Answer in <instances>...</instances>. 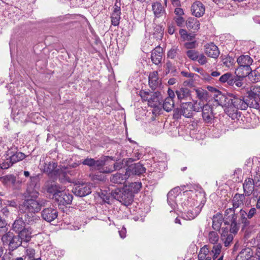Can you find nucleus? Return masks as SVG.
I'll return each instance as SVG.
<instances>
[{
  "label": "nucleus",
  "mask_w": 260,
  "mask_h": 260,
  "mask_svg": "<svg viewBox=\"0 0 260 260\" xmlns=\"http://www.w3.org/2000/svg\"><path fill=\"white\" fill-rule=\"evenodd\" d=\"M145 168L140 162L132 165L128 167L126 172L128 176L131 174L140 175L145 172Z\"/></svg>",
  "instance_id": "29"
},
{
  "label": "nucleus",
  "mask_w": 260,
  "mask_h": 260,
  "mask_svg": "<svg viewBox=\"0 0 260 260\" xmlns=\"http://www.w3.org/2000/svg\"><path fill=\"white\" fill-rule=\"evenodd\" d=\"M184 201L181 203L183 209L192 208L197 206L203 207L206 202L205 193L189 191L183 192Z\"/></svg>",
  "instance_id": "2"
},
{
  "label": "nucleus",
  "mask_w": 260,
  "mask_h": 260,
  "mask_svg": "<svg viewBox=\"0 0 260 260\" xmlns=\"http://www.w3.org/2000/svg\"><path fill=\"white\" fill-rule=\"evenodd\" d=\"M54 200L59 205H69L72 202L73 196L66 190L65 187H63L55 196Z\"/></svg>",
  "instance_id": "15"
},
{
  "label": "nucleus",
  "mask_w": 260,
  "mask_h": 260,
  "mask_svg": "<svg viewBox=\"0 0 260 260\" xmlns=\"http://www.w3.org/2000/svg\"><path fill=\"white\" fill-rule=\"evenodd\" d=\"M235 209L232 207L226 209L224 214V219L225 224H231V232L233 233H237L239 229V226Z\"/></svg>",
  "instance_id": "10"
},
{
  "label": "nucleus",
  "mask_w": 260,
  "mask_h": 260,
  "mask_svg": "<svg viewBox=\"0 0 260 260\" xmlns=\"http://www.w3.org/2000/svg\"><path fill=\"white\" fill-rule=\"evenodd\" d=\"M224 112L233 120L238 119V117L240 116V113L238 112V109L232 105L226 107L224 109Z\"/></svg>",
  "instance_id": "41"
},
{
  "label": "nucleus",
  "mask_w": 260,
  "mask_h": 260,
  "mask_svg": "<svg viewBox=\"0 0 260 260\" xmlns=\"http://www.w3.org/2000/svg\"><path fill=\"white\" fill-rule=\"evenodd\" d=\"M191 11L193 15L200 17L204 14L205 8L201 2L196 1L191 6Z\"/></svg>",
  "instance_id": "26"
},
{
  "label": "nucleus",
  "mask_w": 260,
  "mask_h": 260,
  "mask_svg": "<svg viewBox=\"0 0 260 260\" xmlns=\"http://www.w3.org/2000/svg\"><path fill=\"white\" fill-rule=\"evenodd\" d=\"M222 246L220 244L214 245L212 250L208 245L202 247L198 254V260H223V255L219 256L221 253Z\"/></svg>",
  "instance_id": "5"
},
{
  "label": "nucleus",
  "mask_w": 260,
  "mask_h": 260,
  "mask_svg": "<svg viewBox=\"0 0 260 260\" xmlns=\"http://www.w3.org/2000/svg\"><path fill=\"white\" fill-rule=\"evenodd\" d=\"M245 228V231L244 236V242L247 243V245L249 246H254L256 244L255 239L252 237V238L249 240V238L252 237V236L255 232L254 230L253 229V227L247 226Z\"/></svg>",
  "instance_id": "25"
},
{
  "label": "nucleus",
  "mask_w": 260,
  "mask_h": 260,
  "mask_svg": "<svg viewBox=\"0 0 260 260\" xmlns=\"http://www.w3.org/2000/svg\"><path fill=\"white\" fill-rule=\"evenodd\" d=\"M248 97L252 108L260 111V86H252L248 93Z\"/></svg>",
  "instance_id": "14"
},
{
  "label": "nucleus",
  "mask_w": 260,
  "mask_h": 260,
  "mask_svg": "<svg viewBox=\"0 0 260 260\" xmlns=\"http://www.w3.org/2000/svg\"><path fill=\"white\" fill-rule=\"evenodd\" d=\"M245 199V196L243 194L236 193L233 199V206L232 208L236 209L243 204V202Z\"/></svg>",
  "instance_id": "44"
},
{
  "label": "nucleus",
  "mask_w": 260,
  "mask_h": 260,
  "mask_svg": "<svg viewBox=\"0 0 260 260\" xmlns=\"http://www.w3.org/2000/svg\"><path fill=\"white\" fill-rule=\"evenodd\" d=\"M222 215L217 213L214 215L212 219V228L216 231H219L222 223Z\"/></svg>",
  "instance_id": "42"
},
{
  "label": "nucleus",
  "mask_w": 260,
  "mask_h": 260,
  "mask_svg": "<svg viewBox=\"0 0 260 260\" xmlns=\"http://www.w3.org/2000/svg\"><path fill=\"white\" fill-rule=\"evenodd\" d=\"M251 69L250 67H247V66H239V67L236 69L235 73L239 78L244 79V77L247 76L249 77Z\"/></svg>",
  "instance_id": "39"
},
{
  "label": "nucleus",
  "mask_w": 260,
  "mask_h": 260,
  "mask_svg": "<svg viewBox=\"0 0 260 260\" xmlns=\"http://www.w3.org/2000/svg\"><path fill=\"white\" fill-rule=\"evenodd\" d=\"M209 240L213 244H215L219 240V235L217 232L211 231L209 233Z\"/></svg>",
  "instance_id": "56"
},
{
  "label": "nucleus",
  "mask_w": 260,
  "mask_h": 260,
  "mask_svg": "<svg viewBox=\"0 0 260 260\" xmlns=\"http://www.w3.org/2000/svg\"><path fill=\"white\" fill-rule=\"evenodd\" d=\"M196 61H198L201 65H204L208 62L207 57L203 53L199 54L198 59Z\"/></svg>",
  "instance_id": "62"
},
{
  "label": "nucleus",
  "mask_w": 260,
  "mask_h": 260,
  "mask_svg": "<svg viewBox=\"0 0 260 260\" xmlns=\"http://www.w3.org/2000/svg\"><path fill=\"white\" fill-rule=\"evenodd\" d=\"M152 9L155 17H160L165 13V10L162 4L159 2L153 3Z\"/></svg>",
  "instance_id": "37"
},
{
  "label": "nucleus",
  "mask_w": 260,
  "mask_h": 260,
  "mask_svg": "<svg viewBox=\"0 0 260 260\" xmlns=\"http://www.w3.org/2000/svg\"><path fill=\"white\" fill-rule=\"evenodd\" d=\"M30 187H28L27 189L29 188L31 191L36 190L35 188L39 181V177L38 175L31 176L30 177Z\"/></svg>",
  "instance_id": "54"
},
{
  "label": "nucleus",
  "mask_w": 260,
  "mask_h": 260,
  "mask_svg": "<svg viewBox=\"0 0 260 260\" xmlns=\"http://www.w3.org/2000/svg\"><path fill=\"white\" fill-rule=\"evenodd\" d=\"M186 25L187 28L192 29L194 31H198L200 29V22L196 18H188L186 22Z\"/></svg>",
  "instance_id": "40"
},
{
  "label": "nucleus",
  "mask_w": 260,
  "mask_h": 260,
  "mask_svg": "<svg viewBox=\"0 0 260 260\" xmlns=\"http://www.w3.org/2000/svg\"><path fill=\"white\" fill-rule=\"evenodd\" d=\"M204 105H203L202 101H200L199 102L196 101L194 104H193V111L199 112L201 110L203 111V107Z\"/></svg>",
  "instance_id": "61"
},
{
  "label": "nucleus",
  "mask_w": 260,
  "mask_h": 260,
  "mask_svg": "<svg viewBox=\"0 0 260 260\" xmlns=\"http://www.w3.org/2000/svg\"><path fill=\"white\" fill-rule=\"evenodd\" d=\"M57 166V163L53 161L46 162L44 166V172L54 179L58 178L61 182L68 180L69 177L67 176L66 169L65 168L56 169Z\"/></svg>",
  "instance_id": "7"
},
{
  "label": "nucleus",
  "mask_w": 260,
  "mask_h": 260,
  "mask_svg": "<svg viewBox=\"0 0 260 260\" xmlns=\"http://www.w3.org/2000/svg\"><path fill=\"white\" fill-rule=\"evenodd\" d=\"M174 107V102L173 99L170 98L165 99L162 104L164 109L167 112L171 111Z\"/></svg>",
  "instance_id": "47"
},
{
  "label": "nucleus",
  "mask_w": 260,
  "mask_h": 260,
  "mask_svg": "<svg viewBox=\"0 0 260 260\" xmlns=\"http://www.w3.org/2000/svg\"><path fill=\"white\" fill-rule=\"evenodd\" d=\"M25 157V155L23 153L16 152L4 160V161L2 163H0V168L2 169H7L12 166L14 164L23 159Z\"/></svg>",
  "instance_id": "13"
},
{
  "label": "nucleus",
  "mask_w": 260,
  "mask_h": 260,
  "mask_svg": "<svg viewBox=\"0 0 260 260\" xmlns=\"http://www.w3.org/2000/svg\"><path fill=\"white\" fill-rule=\"evenodd\" d=\"M25 228V222L21 217H18L14 221L12 226V229L18 234Z\"/></svg>",
  "instance_id": "36"
},
{
  "label": "nucleus",
  "mask_w": 260,
  "mask_h": 260,
  "mask_svg": "<svg viewBox=\"0 0 260 260\" xmlns=\"http://www.w3.org/2000/svg\"><path fill=\"white\" fill-rule=\"evenodd\" d=\"M222 246L220 244L214 245L212 250L208 245L202 247L198 254V260H223V255L219 256L221 253Z\"/></svg>",
  "instance_id": "3"
},
{
  "label": "nucleus",
  "mask_w": 260,
  "mask_h": 260,
  "mask_svg": "<svg viewBox=\"0 0 260 260\" xmlns=\"http://www.w3.org/2000/svg\"><path fill=\"white\" fill-rule=\"evenodd\" d=\"M35 249L32 248H27L25 251V259L27 258V260H41L40 257L35 258Z\"/></svg>",
  "instance_id": "52"
},
{
  "label": "nucleus",
  "mask_w": 260,
  "mask_h": 260,
  "mask_svg": "<svg viewBox=\"0 0 260 260\" xmlns=\"http://www.w3.org/2000/svg\"><path fill=\"white\" fill-rule=\"evenodd\" d=\"M128 177L126 171L124 173L117 172L110 177V182L114 184H124Z\"/></svg>",
  "instance_id": "24"
},
{
  "label": "nucleus",
  "mask_w": 260,
  "mask_h": 260,
  "mask_svg": "<svg viewBox=\"0 0 260 260\" xmlns=\"http://www.w3.org/2000/svg\"><path fill=\"white\" fill-rule=\"evenodd\" d=\"M237 257L240 260H259L258 256L254 255L252 249L249 247L242 249Z\"/></svg>",
  "instance_id": "20"
},
{
  "label": "nucleus",
  "mask_w": 260,
  "mask_h": 260,
  "mask_svg": "<svg viewBox=\"0 0 260 260\" xmlns=\"http://www.w3.org/2000/svg\"><path fill=\"white\" fill-rule=\"evenodd\" d=\"M202 117L204 121L207 123H212L215 116L213 113V107L206 104L203 107Z\"/></svg>",
  "instance_id": "21"
},
{
  "label": "nucleus",
  "mask_w": 260,
  "mask_h": 260,
  "mask_svg": "<svg viewBox=\"0 0 260 260\" xmlns=\"http://www.w3.org/2000/svg\"><path fill=\"white\" fill-rule=\"evenodd\" d=\"M178 52H179V49L177 47H172L168 52V57L171 59L175 58Z\"/></svg>",
  "instance_id": "59"
},
{
  "label": "nucleus",
  "mask_w": 260,
  "mask_h": 260,
  "mask_svg": "<svg viewBox=\"0 0 260 260\" xmlns=\"http://www.w3.org/2000/svg\"><path fill=\"white\" fill-rule=\"evenodd\" d=\"M197 46L198 43L194 39L186 42L184 44V47L188 50H193L196 48Z\"/></svg>",
  "instance_id": "58"
},
{
  "label": "nucleus",
  "mask_w": 260,
  "mask_h": 260,
  "mask_svg": "<svg viewBox=\"0 0 260 260\" xmlns=\"http://www.w3.org/2000/svg\"><path fill=\"white\" fill-rule=\"evenodd\" d=\"M144 154V149L138 145L134 147L132 157L129 158L131 162L136 161L141 158Z\"/></svg>",
  "instance_id": "32"
},
{
  "label": "nucleus",
  "mask_w": 260,
  "mask_h": 260,
  "mask_svg": "<svg viewBox=\"0 0 260 260\" xmlns=\"http://www.w3.org/2000/svg\"><path fill=\"white\" fill-rule=\"evenodd\" d=\"M31 229L27 228L18 234L17 235L21 240V244L23 242L27 243L31 240Z\"/></svg>",
  "instance_id": "34"
},
{
  "label": "nucleus",
  "mask_w": 260,
  "mask_h": 260,
  "mask_svg": "<svg viewBox=\"0 0 260 260\" xmlns=\"http://www.w3.org/2000/svg\"><path fill=\"white\" fill-rule=\"evenodd\" d=\"M161 98L158 92L152 93L148 100V105L151 107H159L161 106Z\"/></svg>",
  "instance_id": "27"
},
{
  "label": "nucleus",
  "mask_w": 260,
  "mask_h": 260,
  "mask_svg": "<svg viewBox=\"0 0 260 260\" xmlns=\"http://www.w3.org/2000/svg\"><path fill=\"white\" fill-rule=\"evenodd\" d=\"M164 35V30L161 26L160 25H156L154 28V32L153 34V37L158 40H161Z\"/></svg>",
  "instance_id": "50"
},
{
  "label": "nucleus",
  "mask_w": 260,
  "mask_h": 260,
  "mask_svg": "<svg viewBox=\"0 0 260 260\" xmlns=\"http://www.w3.org/2000/svg\"><path fill=\"white\" fill-rule=\"evenodd\" d=\"M185 53L187 56L191 60L196 61L198 59V55L199 52L194 50H187Z\"/></svg>",
  "instance_id": "57"
},
{
  "label": "nucleus",
  "mask_w": 260,
  "mask_h": 260,
  "mask_svg": "<svg viewBox=\"0 0 260 260\" xmlns=\"http://www.w3.org/2000/svg\"><path fill=\"white\" fill-rule=\"evenodd\" d=\"M111 159L109 156H103L97 160L91 158H87L83 160L82 164L86 165L93 170L99 171L103 173H110L111 170L108 169V160Z\"/></svg>",
  "instance_id": "6"
},
{
  "label": "nucleus",
  "mask_w": 260,
  "mask_h": 260,
  "mask_svg": "<svg viewBox=\"0 0 260 260\" xmlns=\"http://www.w3.org/2000/svg\"><path fill=\"white\" fill-rule=\"evenodd\" d=\"M232 94L225 95L221 92H218L215 98V101L218 105L225 108L229 105H231V101L232 100Z\"/></svg>",
  "instance_id": "22"
},
{
  "label": "nucleus",
  "mask_w": 260,
  "mask_h": 260,
  "mask_svg": "<svg viewBox=\"0 0 260 260\" xmlns=\"http://www.w3.org/2000/svg\"><path fill=\"white\" fill-rule=\"evenodd\" d=\"M239 225L240 223L243 224V227L246 228L248 226L250 222L247 217V212L243 209H241L239 213V219L237 220Z\"/></svg>",
  "instance_id": "43"
},
{
  "label": "nucleus",
  "mask_w": 260,
  "mask_h": 260,
  "mask_svg": "<svg viewBox=\"0 0 260 260\" xmlns=\"http://www.w3.org/2000/svg\"><path fill=\"white\" fill-rule=\"evenodd\" d=\"M122 166L123 163L120 162H115L113 165H110L108 163V169L111 170L110 171V173L114 171L121 169L122 168Z\"/></svg>",
  "instance_id": "60"
},
{
  "label": "nucleus",
  "mask_w": 260,
  "mask_h": 260,
  "mask_svg": "<svg viewBox=\"0 0 260 260\" xmlns=\"http://www.w3.org/2000/svg\"><path fill=\"white\" fill-rule=\"evenodd\" d=\"M222 246L220 244L214 245L212 250L208 245L202 247L198 254V260H223V255L219 256L221 253Z\"/></svg>",
  "instance_id": "4"
},
{
  "label": "nucleus",
  "mask_w": 260,
  "mask_h": 260,
  "mask_svg": "<svg viewBox=\"0 0 260 260\" xmlns=\"http://www.w3.org/2000/svg\"><path fill=\"white\" fill-rule=\"evenodd\" d=\"M141 187L142 183L141 182H135L129 184L128 189H129V191H132L133 194L134 193L138 192Z\"/></svg>",
  "instance_id": "53"
},
{
  "label": "nucleus",
  "mask_w": 260,
  "mask_h": 260,
  "mask_svg": "<svg viewBox=\"0 0 260 260\" xmlns=\"http://www.w3.org/2000/svg\"><path fill=\"white\" fill-rule=\"evenodd\" d=\"M232 74L230 73H225L219 78V81L221 83L228 82Z\"/></svg>",
  "instance_id": "64"
},
{
  "label": "nucleus",
  "mask_w": 260,
  "mask_h": 260,
  "mask_svg": "<svg viewBox=\"0 0 260 260\" xmlns=\"http://www.w3.org/2000/svg\"><path fill=\"white\" fill-rule=\"evenodd\" d=\"M113 192L114 191H112L111 193H108L106 190H101L100 196L103 201L109 204L111 198H113L112 196V192Z\"/></svg>",
  "instance_id": "51"
},
{
  "label": "nucleus",
  "mask_w": 260,
  "mask_h": 260,
  "mask_svg": "<svg viewBox=\"0 0 260 260\" xmlns=\"http://www.w3.org/2000/svg\"><path fill=\"white\" fill-rule=\"evenodd\" d=\"M236 234L232 233L230 230V232L223 231L221 235V240L225 247H229L231 246L234 239L233 234Z\"/></svg>",
  "instance_id": "31"
},
{
  "label": "nucleus",
  "mask_w": 260,
  "mask_h": 260,
  "mask_svg": "<svg viewBox=\"0 0 260 260\" xmlns=\"http://www.w3.org/2000/svg\"><path fill=\"white\" fill-rule=\"evenodd\" d=\"M63 186H60L58 184H51L47 188V192L53 194V198L55 199V196L58 194V192L62 188Z\"/></svg>",
  "instance_id": "46"
},
{
  "label": "nucleus",
  "mask_w": 260,
  "mask_h": 260,
  "mask_svg": "<svg viewBox=\"0 0 260 260\" xmlns=\"http://www.w3.org/2000/svg\"><path fill=\"white\" fill-rule=\"evenodd\" d=\"M232 100L231 105H232L237 109L246 110L248 107L252 108L250 104H251V101L248 96L245 98L232 94Z\"/></svg>",
  "instance_id": "12"
},
{
  "label": "nucleus",
  "mask_w": 260,
  "mask_h": 260,
  "mask_svg": "<svg viewBox=\"0 0 260 260\" xmlns=\"http://www.w3.org/2000/svg\"><path fill=\"white\" fill-rule=\"evenodd\" d=\"M1 240L4 246H8L9 251H13L21 245L19 236L11 231L4 234L2 236Z\"/></svg>",
  "instance_id": "8"
},
{
  "label": "nucleus",
  "mask_w": 260,
  "mask_h": 260,
  "mask_svg": "<svg viewBox=\"0 0 260 260\" xmlns=\"http://www.w3.org/2000/svg\"><path fill=\"white\" fill-rule=\"evenodd\" d=\"M120 10L115 9L114 12L111 15V23L114 26H117L119 23V20L120 19Z\"/></svg>",
  "instance_id": "48"
},
{
  "label": "nucleus",
  "mask_w": 260,
  "mask_h": 260,
  "mask_svg": "<svg viewBox=\"0 0 260 260\" xmlns=\"http://www.w3.org/2000/svg\"><path fill=\"white\" fill-rule=\"evenodd\" d=\"M203 207L202 206H197L192 208L184 209L182 211V218L188 220L194 219L200 213Z\"/></svg>",
  "instance_id": "19"
},
{
  "label": "nucleus",
  "mask_w": 260,
  "mask_h": 260,
  "mask_svg": "<svg viewBox=\"0 0 260 260\" xmlns=\"http://www.w3.org/2000/svg\"><path fill=\"white\" fill-rule=\"evenodd\" d=\"M248 78L252 82H257L260 81V74L256 70H251Z\"/></svg>",
  "instance_id": "55"
},
{
  "label": "nucleus",
  "mask_w": 260,
  "mask_h": 260,
  "mask_svg": "<svg viewBox=\"0 0 260 260\" xmlns=\"http://www.w3.org/2000/svg\"><path fill=\"white\" fill-rule=\"evenodd\" d=\"M237 62L239 66L250 67L253 60L249 55H242L237 58Z\"/></svg>",
  "instance_id": "38"
},
{
  "label": "nucleus",
  "mask_w": 260,
  "mask_h": 260,
  "mask_svg": "<svg viewBox=\"0 0 260 260\" xmlns=\"http://www.w3.org/2000/svg\"><path fill=\"white\" fill-rule=\"evenodd\" d=\"M205 52L208 56L213 58H217L220 54L218 48L213 43L205 45Z\"/></svg>",
  "instance_id": "23"
},
{
  "label": "nucleus",
  "mask_w": 260,
  "mask_h": 260,
  "mask_svg": "<svg viewBox=\"0 0 260 260\" xmlns=\"http://www.w3.org/2000/svg\"><path fill=\"white\" fill-rule=\"evenodd\" d=\"M74 193L79 197H85L91 192V185L89 183L77 184L73 188Z\"/></svg>",
  "instance_id": "16"
},
{
  "label": "nucleus",
  "mask_w": 260,
  "mask_h": 260,
  "mask_svg": "<svg viewBox=\"0 0 260 260\" xmlns=\"http://www.w3.org/2000/svg\"><path fill=\"white\" fill-rule=\"evenodd\" d=\"M175 93L178 100L182 103L183 101H187L190 98V90L187 88L181 87L176 90Z\"/></svg>",
  "instance_id": "30"
},
{
  "label": "nucleus",
  "mask_w": 260,
  "mask_h": 260,
  "mask_svg": "<svg viewBox=\"0 0 260 260\" xmlns=\"http://www.w3.org/2000/svg\"><path fill=\"white\" fill-rule=\"evenodd\" d=\"M159 84L158 73L157 71H153L150 73L149 76V85L150 88L154 90Z\"/></svg>",
  "instance_id": "35"
},
{
  "label": "nucleus",
  "mask_w": 260,
  "mask_h": 260,
  "mask_svg": "<svg viewBox=\"0 0 260 260\" xmlns=\"http://www.w3.org/2000/svg\"><path fill=\"white\" fill-rule=\"evenodd\" d=\"M193 103L190 102H182L180 108L174 110L173 117L175 119H179L181 115L186 118H190L193 115Z\"/></svg>",
  "instance_id": "11"
},
{
  "label": "nucleus",
  "mask_w": 260,
  "mask_h": 260,
  "mask_svg": "<svg viewBox=\"0 0 260 260\" xmlns=\"http://www.w3.org/2000/svg\"><path fill=\"white\" fill-rule=\"evenodd\" d=\"M254 186L253 179L250 178H246L243 185L244 192L247 196L250 195L254 190Z\"/></svg>",
  "instance_id": "33"
},
{
  "label": "nucleus",
  "mask_w": 260,
  "mask_h": 260,
  "mask_svg": "<svg viewBox=\"0 0 260 260\" xmlns=\"http://www.w3.org/2000/svg\"><path fill=\"white\" fill-rule=\"evenodd\" d=\"M162 57V49L159 46L156 47L151 52V59L152 62L158 65L161 63Z\"/></svg>",
  "instance_id": "28"
},
{
  "label": "nucleus",
  "mask_w": 260,
  "mask_h": 260,
  "mask_svg": "<svg viewBox=\"0 0 260 260\" xmlns=\"http://www.w3.org/2000/svg\"><path fill=\"white\" fill-rule=\"evenodd\" d=\"M179 34L181 39L183 41L187 42L195 39V35L191 33L188 34L185 29H180Z\"/></svg>",
  "instance_id": "45"
},
{
  "label": "nucleus",
  "mask_w": 260,
  "mask_h": 260,
  "mask_svg": "<svg viewBox=\"0 0 260 260\" xmlns=\"http://www.w3.org/2000/svg\"><path fill=\"white\" fill-rule=\"evenodd\" d=\"M221 65L228 68L232 67L235 63V59L231 56H225L222 59Z\"/></svg>",
  "instance_id": "49"
},
{
  "label": "nucleus",
  "mask_w": 260,
  "mask_h": 260,
  "mask_svg": "<svg viewBox=\"0 0 260 260\" xmlns=\"http://www.w3.org/2000/svg\"><path fill=\"white\" fill-rule=\"evenodd\" d=\"M41 216L44 220L50 222L57 217V210L54 207L45 208L41 212Z\"/></svg>",
  "instance_id": "18"
},
{
  "label": "nucleus",
  "mask_w": 260,
  "mask_h": 260,
  "mask_svg": "<svg viewBox=\"0 0 260 260\" xmlns=\"http://www.w3.org/2000/svg\"><path fill=\"white\" fill-rule=\"evenodd\" d=\"M112 196L113 198L126 206L131 205L133 201L134 195L132 192L129 191V189L127 188L115 189L112 192Z\"/></svg>",
  "instance_id": "9"
},
{
  "label": "nucleus",
  "mask_w": 260,
  "mask_h": 260,
  "mask_svg": "<svg viewBox=\"0 0 260 260\" xmlns=\"http://www.w3.org/2000/svg\"><path fill=\"white\" fill-rule=\"evenodd\" d=\"M181 193V189L179 187H176L171 189L167 195V202L172 208V212L174 210L177 206L176 198Z\"/></svg>",
  "instance_id": "17"
},
{
  "label": "nucleus",
  "mask_w": 260,
  "mask_h": 260,
  "mask_svg": "<svg viewBox=\"0 0 260 260\" xmlns=\"http://www.w3.org/2000/svg\"><path fill=\"white\" fill-rule=\"evenodd\" d=\"M165 69L166 74H168L170 73L174 72V69L172 63L170 62H167L164 66Z\"/></svg>",
  "instance_id": "63"
},
{
  "label": "nucleus",
  "mask_w": 260,
  "mask_h": 260,
  "mask_svg": "<svg viewBox=\"0 0 260 260\" xmlns=\"http://www.w3.org/2000/svg\"><path fill=\"white\" fill-rule=\"evenodd\" d=\"M27 197L19 206L20 212L32 214L39 212L42 207L45 206L47 201L44 199H38L39 193L37 190L27 189Z\"/></svg>",
  "instance_id": "1"
}]
</instances>
